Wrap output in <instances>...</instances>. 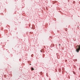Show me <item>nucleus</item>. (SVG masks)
<instances>
[{
    "mask_svg": "<svg viewBox=\"0 0 80 80\" xmlns=\"http://www.w3.org/2000/svg\"><path fill=\"white\" fill-rule=\"evenodd\" d=\"M76 48H77L76 49V51L78 53L79 51L80 50V44L79 45H77Z\"/></svg>",
    "mask_w": 80,
    "mask_h": 80,
    "instance_id": "nucleus-1",
    "label": "nucleus"
},
{
    "mask_svg": "<svg viewBox=\"0 0 80 80\" xmlns=\"http://www.w3.org/2000/svg\"><path fill=\"white\" fill-rule=\"evenodd\" d=\"M31 70H34V69H33V68H31Z\"/></svg>",
    "mask_w": 80,
    "mask_h": 80,
    "instance_id": "nucleus-2",
    "label": "nucleus"
},
{
    "mask_svg": "<svg viewBox=\"0 0 80 80\" xmlns=\"http://www.w3.org/2000/svg\"><path fill=\"white\" fill-rule=\"evenodd\" d=\"M73 72L74 74H75V72L74 71H73Z\"/></svg>",
    "mask_w": 80,
    "mask_h": 80,
    "instance_id": "nucleus-3",
    "label": "nucleus"
},
{
    "mask_svg": "<svg viewBox=\"0 0 80 80\" xmlns=\"http://www.w3.org/2000/svg\"><path fill=\"white\" fill-rule=\"evenodd\" d=\"M41 73H42V72H41Z\"/></svg>",
    "mask_w": 80,
    "mask_h": 80,
    "instance_id": "nucleus-4",
    "label": "nucleus"
}]
</instances>
